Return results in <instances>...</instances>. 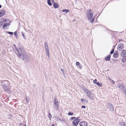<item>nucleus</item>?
I'll use <instances>...</instances> for the list:
<instances>
[{
  "instance_id": "nucleus-1",
  "label": "nucleus",
  "mask_w": 126,
  "mask_h": 126,
  "mask_svg": "<svg viewBox=\"0 0 126 126\" xmlns=\"http://www.w3.org/2000/svg\"><path fill=\"white\" fill-rule=\"evenodd\" d=\"M16 49L17 51L16 54L18 57L21 58L23 60L27 59V56L26 53L23 48L20 47L19 49L16 48Z\"/></svg>"
},
{
  "instance_id": "nucleus-2",
  "label": "nucleus",
  "mask_w": 126,
  "mask_h": 126,
  "mask_svg": "<svg viewBox=\"0 0 126 126\" xmlns=\"http://www.w3.org/2000/svg\"><path fill=\"white\" fill-rule=\"evenodd\" d=\"M9 83V81L7 80L4 81L2 82L1 85L2 87L5 92L8 93H10V91L8 86Z\"/></svg>"
},
{
  "instance_id": "nucleus-3",
  "label": "nucleus",
  "mask_w": 126,
  "mask_h": 126,
  "mask_svg": "<svg viewBox=\"0 0 126 126\" xmlns=\"http://www.w3.org/2000/svg\"><path fill=\"white\" fill-rule=\"evenodd\" d=\"M86 94L90 99L93 100L94 99V95L92 92L89 91L88 90H86Z\"/></svg>"
},
{
  "instance_id": "nucleus-4",
  "label": "nucleus",
  "mask_w": 126,
  "mask_h": 126,
  "mask_svg": "<svg viewBox=\"0 0 126 126\" xmlns=\"http://www.w3.org/2000/svg\"><path fill=\"white\" fill-rule=\"evenodd\" d=\"M87 17L88 18L89 21L90 19H91L93 16V12L90 9H89L87 11Z\"/></svg>"
},
{
  "instance_id": "nucleus-5",
  "label": "nucleus",
  "mask_w": 126,
  "mask_h": 126,
  "mask_svg": "<svg viewBox=\"0 0 126 126\" xmlns=\"http://www.w3.org/2000/svg\"><path fill=\"white\" fill-rule=\"evenodd\" d=\"M44 45L45 48V52L46 53V55L49 57V50L48 47L47 43L46 42H45L44 43Z\"/></svg>"
},
{
  "instance_id": "nucleus-6",
  "label": "nucleus",
  "mask_w": 126,
  "mask_h": 126,
  "mask_svg": "<svg viewBox=\"0 0 126 126\" xmlns=\"http://www.w3.org/2000/svg\"><path fill=\"white\" fill-rule=\"evenodd\" d=\"M117 87L122 92L125 91V86L123 84L120 83L118 84Z\"/></svg>"
},
{
  "instance_id": "nucleus-7",
  "label": "nucleus",
  "mask_w": 126,
  "mask_h": 126,
  "mask_svg": "<svg viewBox=\"0 0 126 126\" xmlns=\"http://www.w3.org/2000/svg\"><path fill=\"white\" fill-rule=\"evenodd\" d=\"M106 106H108V108L109 109V110L111 111L114 110V107L113 105L111 103H108L106 104Z\"/></svg>"
},
{
  "instance_id": "nucleus-8",
  "label": "nucleus",
  "mask_w": 126,
  "mask_h": 126,
  "mask_svg": "<svg viewBox=\"0 0 126 126\" xmlns=\"http://www.w3.org/2000/svg\"><path fill=\"white\" fill-rule=\"evenodd\" d=\"M58 101L57 100V99L55 98L54 101L53 107L57 110H58L59 108L58 106H59V105L58 104Z\"/></svg>"
},
{
  "instance_id": "nucleus-9",
  "label": "nucleus",
  "mask_w": 126,
  "mask_h": 126,
  "mask_svg": "<svg viewBox=\"0 0 126 126\" xmlns=\"http://www.w3.org/2000/svg\"><path fill=\"white\" fill-rule=\"evenodd\" d=\"M79 121L80 120L79 118L77 117L73 120L72 123L74 125L76 126L78 125Z\"/></svg>"
},
{
  "instance_id": "nucleus-10",
  "label": "nucleus",
  "mask_w": 126,
  "mask_h": 126,
  "mask_svg": "<svg viewBox=\"0 0 126 126\" xmlns=\"http://www.w3.org/2000/svg\"><path fill=\"white\" fill-rule=\"evenodd\" d=\"M124 48V45L122 43H120L119 44L118 46L117 49L119 51H121Z\"/></svg>"
},
{
  "instance_id": "nucleus-11",
  "label": "nucleus",
  "mask_w": 126,
  "mask_h": 126,
  "mask_svg": "<svg viewBox=\"0 0 126 126\" xmlns=\"http://www.w3.org/2000/svg\"><path fill=\"white\" fill-rule=\"evenodd\" d=\"M121 56L123 58H125L126 57V50H123L120 53Z\"/></svg>"
},
{
  "instance_id": "nucleus-12",
  "label": "nucleus",
  "mask_w": 126,
  "mask_h": 126,
  "mask_svg": "<svg viewBox=\"0 0 126 126\" xmlns=\"http://www.w3.org/2000/svg\"><path fill=\"white\" fill-rule=\"evenodd\" d=\"M79 125L80 126H87V124L85 122L82 121L80 122Z\"/></svg>"
},
{
  "instance_id": "nucleus-13",
  "label": "nucleus",
  "mask_w": 126,
  "mask_h": 126,
  "mask_svg": "<svg viewBox=\"0 0 126 126\" xmlns=\"http://www.w3.org/2000/svg\"><path fill=\"white\" fill-rule=\"evenodd\" d=\"M119 55V53L117 51H115L113 54V57L115 58H117Z\"/></svg>"
},
{
  "instance_id": "nucleus-14",
  "label": "nucleus",
  "mask_w": 126,
  "mask_h": 126,
  "mask_svg": "<svg viewBox=\"0 0 126 126\" xmlns=\"http://www.w3.org/2000/svg\"><path fill=\"white\" fill-rule=\"evenodd\" d=\"M5 13V11L3 9L0 11V17L3 15Z\"/></svg>"
},
{
  "instance_id": "nucleus-15",
  "label": "nucleus",
  "mask_w": 126,
  "mask_h": 126,
  "mask_svg": "<svg viewBox=\"0 0 126 126\" xmlns=\"http://www.w3.org/2000/svg\"><path fill=\"white\" fill-rule=\"evenodd\" d=\"M110 55H108V56L105 57V59L106 61H109L110 59Z\"/></svg>"
},
{
  "instance_id": "nucleus-16",
  "label": "nucleus",
  "mask_w": 126,
  "mask_h": 126,
  "mask_svg": "<svg viewBox=\"0 0 126 126\" xmlns=\"http://www.w3.org/2000/svg\"><path fill=\"white\" fill-rule=\"evenodd\" d=\"M119 125L121 126H126V123L124 122H120L119 123Z\"/></svg>"
},
{
  "instance_id": "nucleus-17",
  "label": "nucleus",
  "mask_w": 126,
  "mask_h": 126,
  "mask_svg": "<svg viewBox=\"0 0 126 126\" xmlns=\"http://www.w3.org/2000/svg\"><path fill=\"white\" fill-rule=\"evenodd\" d=\"M10 23L7 24V23H6L4 24V25L3 26V29H4L6 27L7 25L9 26L10 25Z\"/></svg>"
},
{
  "instance_id": "nucleus-18",
  "label": "nucleus",
  "mask_w": 126,
  "mask_h": 126,
  "mask_svg": "<svg viewBox=\"0 0 126 126\" xmlns=\"http://www.w3.org/2000/svg\"><path fill=\"white\" fill-rule=\"evenodd\" d=\"M53 6L55 8H57L58 7L59 5L57 3H55L53 4Z\"/></svg>"
},
{
  "instance_id": "nucleus-19",
  "label": "nucleus",
  "mask_w": 126,
  "mask_h": 126,
  "mask_svg": "<svg viewBox=\"0 0 126 126\" xmlns=\"http://www.w3.org/2000/svg\"><path fill=\"white\" fill-rule=\"evenodd\" d=\"M81 102L83 103H86L88 102L87 101L81 98L80 99Z\"/></svg>"
},
{
  "instance_id": "nucleus-20",
  "label": "nucleus",
  "mask_w": 126,
  "mask_h": 126,
  "mask_svg": "<svg viewBox=\"0 0 126 126\" xmlns=\"http://www.w3.org/2000/svg\"><path fill=\"white\" fill-rule=\"evenodd\" d=\"M50 1L51 0H47V2L48 5L50 6H51L52 5V3L50 2Z\"/></svg>"
},
{
  "instance_id": "nucleus-21",
  "label": "nucleus",
  "mask_w": 126,
  "mask_h": 126,
  "mask_svg": "<svg viewBox=\"0 0 126 126\" xmlns=\"http://www.w3.org/2000/svg\"><path fill=\"white\" fill-rule=\"evenodd\" d=\"M122 62L123 63H124L126 62V58H122L121 59Z\"/></svg>"
},
{
  "instance_id": "nucleus-22",
  "label": "nucleus",
  "mask_w": 126,
  "mask_h": 126,
  "mask_svg": "<svg viewBox=\"0 0 126 126\" xmlns=\"http://www.w3.org/2000/svg\"><path fill=\"white\" fill-rule=\"evenodd\" d=\"M48 117L49 119H50V120H51V118L52 117V115L51 114L49 113L48 115Z\"/></svg>"
},
{
  "instance_id": "nucleus-23",
  "label": "nucleus",
  "mask_w": 126,
  "mask_h": 126,
  "mask_svg": "<svg viewBox=\"0 0 126 126\" xmlns=\"http://www.w3.org/2000/svg\"><path fill=\"white\" fill-rule=\"evenodd\" d=\"M55 118L57 120H61L60 118L58 116H56L55 117Z\"/></svg>"
},
{
  "instance_id": "nucleus-24",
  "label": "nucleus",
  "mask_w": 126,
  "mask_h": 126,
  "mask_svg": "<svg viewBox=\"0 0 126 126\" xmlns=\"http://www.w3.org/2000/svg\"><path fill=\"white\" fill-rule=\"evenodd\" d=\"M3 25V22L2 21H0V28H1Z\"/></svg>"
},
{
  "instance_id": "nucleus-25",
  "label": "nucleus",
  "mask_w": 126,
  "mask_h": 126,
  "mask_svg": "<svg viewBox=\"0 0 126 126\" xmlns=\"http://www.w3.org/2000/svg\"><path fill=\"white\" fill-rule=\"evenodd\" d=\"M7 32L8 33L11 35H12L13 34V32Z\"/></svg>"
},
{
  "instance_id": "nucleus-26",
  "label": "nucleus",
  "mask_w": 126,
  "mask_h": 126,
  "mask_svg": "<svg viewBox=\"0 0 126 126\" xmlns=\"http://www.w3.org/2000/svg\"><path fill=\"white\" fill-rule=\"evenodd\" d=\"M14 34L15 36V37L17 38V36L16 31L14 33Z\"/></svg>"
},
{
  "instance_id": "nucleus-27",
  "label": "nucleus",
  "mask_w": 126,
  "mask_h": 126,
  "mask_svg": "<svg viewBox=\"0 0 126 126\" xmlns=\"http://www.w3.org/2000/svg\"><path fill=\"white\" fill-rule=\"evenodd\" d=\"M96 84L97 85L99 86H101V83H99L98 82H97V83H96Z\"/></svg>"
},
{
  "instance_id": "nucleus-28",
  "label": "nucleus",
  "mask_w": 126,
  "mask_h": 126,
  "mask_svg": "<svg viewBox=\"0 0 126 126\" xmlns=\"http://www.w3.org/2000/svg\"><path fill=\"white\" fill-rule=\"evenodd\" d=\"M114 51V49H113L111 51V52H110V53L111 54H112L113 53Z\"/></svg>"
},
{
  "instance_id": "nucleus-29",
  "label": "nucleus",
  "mask_w": 126,
  "mask_h": 126,
  "mask_svg": "<svg viewBox=\"0 0 126 126\" xmlns=\"http://www.w3.org/2000/svg\"><path fill=\"white\" fill-rule=\"evenodd\" d=\"M73 113L70 112H69L68 114V115H73Z\"/></svg>"
},
{
  "instance_id": "nucleus-30",
  "label": "nucleus",
  "mask_w": 126,
  "mask_h": 126,
  "mask_svg": "<svg viewBox=\"0 0 126 126\" xmlns=\"http://www.w3.org/2000/svg\"><path fill=\"white\" fill-rule=\"evenodd\" d=\"M80 64V63L79 62H77L76 63V65L77 66H78Z\"/></svg>"
},
{
  "instance_id": "nucleus-31",
  "label": "nucleus",
  "mask_w": 126,
  "mask_h": 126,
  "mask_svg": "<svg viewBox=\"0 0 126 126\" xmlns=\"http://www.w3.org/2000/svg\"><path fill=\"white\" fill-rule=\"evenodd\" d=\"M22 36H23V37L24 38V39H26V38H25V36L24 34V33H23L22 34Z\"/></svg>"
},
{
  "instance_id": "nucleus-32",
  "label": "nucleus",
  "mask_w": 126,
  "mask_h": 126,
  "mask_svg": "<svg viewBox=\"0 0 126 126\" xmlns=\"http://www.w3.org/2000/svg\"><path fill=\"white\" fill-rule=\"evenodd\" d=\"M90 20L91 22V23H92L94 20V18H93L92 20H91V19H90Z\"/></svg>"
},
{
  "instance_id": "nucleus-33",
  "label": "nucleus",
  "mask_w": 126,
  "mask_h": 126,
  "mask_svg": "<svg viewBox=\"0 0 126 126\" xmlns=\"http://www.w3.org/2000/svg\"><path fill=\"white\" fill-rule=\"evenodd\" d=\"M78 67L80 69H81L82 68V66L81 65H80V64L78 66Z\"/></svg>"
},
{
  "instance_id": "nucleus-34",
  "label": "nucleus",
  "mask_w": 126,
  "mask_h": 126,
  "mask_svg": "<svg viewBox=\"0 0 126 126\" xmlns=\"http://www.w3.org/2000/svg\"><path fill=\"white\" fill-rule=\"evenodd\" d=\"M93 82L94 83L96 84V83L97 82V80L96 79H95V80H93Z\"/></svg>"
},
{
  "instance_id": "nucleus-35",
  "label": "nucleus",
  "mask_w": 126,
  "mask_h": 126,
  "mask_svg": "<svg viewBox=\"0 0 126 126\" xmlns=\"http://www.w3.org/2000/svg\"><path fill=\"white\" fill-rule=\"evenodd\" d=\"M110 82L112 83V84H114L115 83V82L113 80H111V81H110Z\"/></svg>"
},
{
  "instance_id": "nucleus-36",
  "label": "nucleus",
  "mask_w": 126,
  "mask_h": 126,
  "mask_svg": "<svg viewBox=\"0 0 126 126\" xmlns=\"http://www.w3.org/2000/svg\"><path fill=\"white\" fill-rule=\"evenodd\" d=\"M26 100L27 102V103H28V99L27 97L26 98Z\"/></svg>"
},
{
  "instance_id": "nucleus-37",
  "label": "nucleus",
  "mask_w": 126,
  "mask_h": 126,
  "mask_svg": "<svg viewBox=\"0 0 126 126\" xmlns=\"http://www.w3.org/2000/svg\"><path fill=\"white\" fill-rule=\"evenodd\" d=\"M81 108H86V107L85 106H83V105L82 106V107H81Z\"/></svg>"
},
{
  "instance_id": "nucleus-38",
  "label": "nucleus",
  "mask_w": 126,
  "mask_h": 126,
  "mask_svg": "<svg viewBox=\"0 0 126 126\" xmlns=\"http://www.w3.org/2000/svg\"><path fill=\"white\" fill-rule=\"evenodd\" d=\"M75 118V117H71V120H73V119H74Z\"/></svg>"
},
{
  "instance_id": "nucleus-39",
  "label": "nucleus",
  "mask_w": 126,
  "mask_h": 126,
  "mask_svg": "<svg viewBox=\"0 0 126 126\" xmlns=\"http://www.w3.org/2000/svg\"><path fill=\"white\" fill-rule=\"evenodd\" d=\"M51 2L53 3V4H54V3H55L54 2V0H51Z\"/></svg>"
},
{
  "instance_id": "nucleus-40",
  "label": "nucleus",
  "mask_w": 126,
  "mask_h": 126,
  "mask_svg": "<svg viewBox=\"0 0 126 126\" xmlns=\"http://www.w3.org/2000/svg\"><path fill=\"white\" fill-rule=\"evenodd\" d=\"M66 12H65V13H67V12H68L69 11L68 10H66Z\"/></svg>"
},
{
  "instance_id": "nucleus-41",
  "label": "nucleus",
  "mask_w": 126,
  "mask_h": 126,
  "mask_svg": "<svg viewBox=\"0 0 126 126\" xmlns=\"http://www.w3.org/2000/svg\"><path fill=\"white\" fill-rule=\"evenodd\" d=\"M65 11H66V9H64L62 11V12H64Z\"/></svg>"
},
{
  "instance_id": "nucleus-42",
  "label": "nucleus",
  "mask_w": 126,
  "mask_h": 126,
  "mask_svg": "<svg viewBox=\"0 0 126 126\" xmlns=\"http://www.w3.org/2000/svg\"><path fill=\"white\" fill-rule=\"evenodd\" d=\"M122 41V39H119V42H120L121 41Z\"/></svg>"
},
{
  "instance_id": "nucleus-43",
  "label": "nucleus",
  "mask_w": 126,
  "mask_h": 126,
  "mask_svg": "<svg viewBox=\"0 0 126 126\" xmlns=\"http://www.w3.org/2000/svg\"><path fill=\"white\" fill-rule=\"evenodd\" d=\"M109 79L110 80V81H111L112 80H111L109 78Z\"/></svg>"
},
{
  "instance_id": "nucleus-44",
  "label": "nucleus",
  "mask_w": 126,
  "mask_h": 126,
  "mask_svg": "<svg viewBox=\"0 0 126 126\" xmlns=\"http://www.w3.org/2000/svg\"><path fill=\"white\" fill-rule=\"evenodd\" d=\"M51 126H55V125L54 124H53Z\"/></svg>"
},
{
  "instance_id": "nucleus-45",
  "label": "nucleus",
  "mask_w": 126,
  "mask_h": 126,
  "mask_svg": "<svg viewBox=\"0 0 126 126\" xmlns=\"http://www.w3.org/2000/svg\"><path fill=\"white\" fill-rule=\"evenodd\" d=\"M6 21V19H5L4 21V22H5V21Z\"/></svg>"
},
{
  "instance_id": "nucleus-46",
  "label": "nucleus",
  "mask_w": 126,
  "mask_h": 126,
  "mask_svg": "<svg viewBox=\"0 0 126 126\" xmlns=\"http://www.w3.org/2000/svg\"><path fill=\"white\" fill-rule=\"evenodd\" d=\"M1 6H1V5H0V8H1Z\"/></svg>"
},
{
  "instance_id": "nucleus-47",
  "label": "nucleus",
  "mask_w": 126,
  "mask_h": 126,
  "mask_svg": "<svg viewBox=\"0 0 126 126\" xmlns=\"http://www.w3.org/2000/svg\"><path fill=\"white\" fill-rule=\"evenodd\" d=\"M125 95L126 96V93H125Z\"/></svg>"
},
{
  "instance_id": "nucleus-48",
  "label": "nucleus",
  "mask_w": 126,
  "mask_h": 126,
  "mask_svg": "<svg viewBox=\"0 0 126 126\" xmlns=\"http://www.w3.org/2000/svg\"><path fill=\"white\" fill-rule=\"evenodd\" d=\"M24 126H26V125L25 124V125Z\"/></svg>"
},
{
  "instance_id": "nucleus-49",
  "label": "nucleus",
  "mask_w": 126,
  "mask_h": 126,
  "mask_svg": "<svg viewBox=\"0 0 126 126\" xmlns=\"http://www.w3.org/2000/svg\"><path fill=\"white\" fill-rule=\"evenodd\" d=\"M61 70H62V69H61Z\"/></svg>"
}]
</instances>
